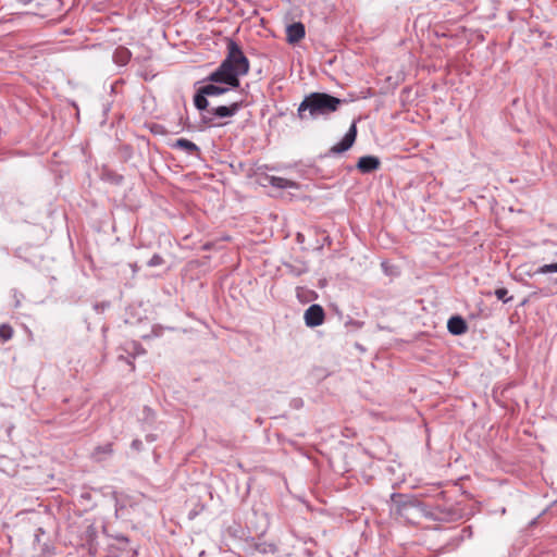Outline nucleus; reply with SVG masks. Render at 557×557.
<instances>
[{"mask_svg":"<svg viewBox=\"0 0 557 557\" xmlns=\"http://www.w3.org/2000/svg\"><path fill=\"white\" fill-rule=\"evenodd\" d=\"M250 63L242 47L232 38H226V55L215 71L203 82L225 84L232 88L240 86V77L249 73Z\"/></svg>","mask_w":557,"mask_h":557,"instance_id":"obj_1","label":"nucleus"},{"mask_svg":"<svg viewBox=\"0 0 557 557\" xmlns=\"http://www.w3.org/2000/svg\"><path fill=\"white\" fill-rule=\"evenodd\" d=\"M346 99L334 97L327 92H311L305 96L300 102L297 116L300 120L310 117L317 120L319 117H329L332 113L336 112L341 104L346 103Z\"/></svg>","mask_w":557,"mask_h":557,"instance_id":"obj_2","label":"nucleus"},{"mask_svg":"<svg viewBox=\"0 0 557 557\" xmlns=\"http://www.w3.org/2000/svg\"><path fill=\"white\" fill-rule=\"evenodd\" d=\"M243 108V101H234L230 106L212 107L210 112L201 114L200 122L206 127H219L226 123H219L216 120L234 116Z\"/></svg>","mask_w":557,"mask_h":557,"instance_id":"obj_3","label":"nucleus"},{"mask_svg":"<svg viewBox=\"0 0 557 557\" xmlns=\"http://www.w3.org/2000/svg\"><path fill=\"white\" fill-rule=\"evenodd\" d=\"M357 138V125L356 122H352L347 133L344 135L342 140L336 145L332 146L330 150L325 153V157L341 154L349 150L355 144Z\"/></svg>","mask_w":557,"mask_h":557,"instance_id":"obj_4","label":"nucleus"},{"mask_svg":"<svg viewBox=\"0 0 557 557\" xmlns=\"http://www.w3.org/2000/svg\"><path fill=\"white\" fill-rule=\"evenodd\" d=\"M391 498L395 512L401 517H407L411 509L420 506V503L417 499L407 495L394 493L391 495Z\"/></svg>","mask_w":557,"mask_h":557,"instance_id":"obj_5","label":"nucleus"},{"mask_svg":"<svg viewBox=\"0 0 557 557\" xmlns=\"http://www.w3.org/2000/svg\"><path fill=\"white\" fill-rule=\"evenodd\" d=\"M325 319V312L322 306L313 304L309 306L304 314L305 324L308 327H317L323 324Z\"/></svg>","mask_w":557,"mask_h":557,"instance_id":"obj_6","label":"nucleus"},{"mask_svg":"<svg viewBox=\"0 0 557 557\" xmlns=\"http://www.w3.org/2000/svg\"><path fill=\"white\" fill-rule=\"evenodd\" d=\"M380 166H381V161L375 156L360 157L356 164L357 170L362 174H370V173L379 170Z\"/></svg>","mask_w":557,"mask_h":557,"instance_id":"obj_7","label":"nucleus"},{"mask_svg":"<svg viewBox=\"0 0 557 557\" xmlns=\"http://www.w3.org/2000/svg\"><path fill=\"white\" fill-rule=\"evenodd\" d=\"M305 35L306 29L301 22H295L286 27V38L289 44H297Z\"/></svg>","mask_w":557,"mask_h":557,"instance_id":"obj_8","label":"nucleus"},{"mask_svg":"<svg viewBox=\"0 0 557 557\" xmlns=\"http://www.w3.org/2000/svg\"><path fill=\"white\" fill-rule=\"evenodd\" d=\"M429 517L435 521H443V522H451L459 519V515L456 510L449 508L444 509L442 507H436L434 511H432Z\"/></svg>","mask_w":557,"mask_h":557,"instance_id":"obj_9","label":"nucleus"},{"mask_svg":"<svg viewBox=\"0 0 557 557\" xmlns=\"http://www.w3.org/2000/svg\"><path fill=\"white\" fill-rule=\"evenodd\" d=\"M447 329L453 335H462L468 331V324L461 315H453L447 322Z\"/></svg>","mask_w":557,"mask_h":557,"instance_id":"obj_10","label":"nucleus"},{"mask_svg":"<svg viewBox=\"0 0 557 557\" xmlns=\"http://www.w3.org/2000/svg\"><path fill=\"white\" fill-rule=\"evenodd\" d=\"M200 88L202 90V94H206L208 97L220 96L227 92L230 89H233L232 87L225 84L212 82H208V84L201 86Z\"/></svg>","mask_w":557,"mask_h":557,"instance_id":"obj_11","label":"nucleus"},{"mask_svg":"<svg viewBox=\"0 0 557 557\" xmlns=\"http://www.w3.org/2000/svg\"><path fill=\"white\" fill-rule=\"evenodd\" d=\"M194 104L198 111H200L201 114H207V112H210L211 108L208 96L206 94H202L201 88L199 87L197 91L194 95Z\"/></svg>","mask_w":557,"mask_h":557,"instance_id":"obj_12","label":"nucleus"},{"mask_svg":"<svg viewBox=\"0 0 557 557\" xmlns=\"http://www.w3.org/2000/svg\"><path fill=\"white\" fill-rule=\"evenodd\" d=\"M112 443H107L104 445H100L95 447L91 458L97 461L101 462L106 460L108 457H110L113 454V447Z\"/></svg>","mask_w":557,"mask_h":557,"instance_id":"obj_13","label":"nucleus"},{"mask_svg":"<svg viewBox=\"0 0 557 557\" xmlns=\"http://www.w3.org/2000/svg\"><path fill=\"white\" fill-rule=\"evenodd\" d=\"M173 148L185 150L187 153L191 156H198L200 153V148L195 143L186 138H178L173 144Z\"/></svg>","mask_w":557,"mask_h":557,"instance_id":"obj_14","label":"nucleus"},{"mask_svg":"<svg viewBox=\"0 0 557 557\" xmlns=\"http://www.w3.org/2000/svg\"><path fill=\"white\" fill-rule=\"evenodd\" d=\"M132 58V52L123 46H119L113 52V61L117 65H126Z\"/></svg>","mask_w":557,"mask_h":557,"instance_id":"obj_15","label":"nucleus"},{"mask_svg":"<svg viewBox=\"0 0 557 557\" xmlns=\"http://www.w3.org/2000/svg\"><path fill=\"white\" fill-rule=\"evenodd\" d=\"M268 182L271 186L280 189L294 188L297 186L295 182L280 176H269Z\"/></svg>","mask_w":557,"mask_h":557,"instance_id":"obj_16","label":"nucleus"},{"mask_svg":"<svg viewBox=\"0 0 557 557\" xmlns=\"http://www.w3.org/2000/svg\"><path fill=\"white\" fill-rule=\"evenodd\" d=\"M13 336V329L9 324H1L0 325V338L2 342H7L11 339Z\"/></svg>","mask_w":557,"mask_h":557,"instance_id":"obj_17","label":"nucleus"},{"mask_svg":"<svg viewBox=\"0 0 557 557\" xmlns=\"http://www.w3.org/2000/svg\"><path fill=\"white\" fill-rule=\"evenodd\" d=\"M495 296L498 300H502L504 304L510 301L512 297H508V290L505 287L497 288L495 290Z\"/></svg>","mask_w":557,"mask_h":557,"instance_id":"obj_18","label":"nucleus"},{"mask_svg":"<svg viewBox=\"0 0 557 557\" xmlns=\"http://www.w3.org/2000/svg\"><path fill=\"white\" fill-rule=\"evenodd\" d=\"M164 263V259L158 255V253H154L147 262V265L150 267V268H153V267H159V265H162Z\"/></svg>","mask_w":557,"mask_h":557,"instance_id":"obj_19","label":"nucleus"},{"mask_svg":"<svg viewBox=\"0 0 557 557\" xmlns=\"http://www.w3.org/2000/svg\"><path fill=\"white\" fill-rule=\"evenodd\" d=\"M472 536V528L471 527H465L462 530H461V540L463 539H470Z\"/></svg>","mask_w":557,"mask_h":557,"instance_id":"obj_20","label":"nucleus"},{"mask_svg":"<svg viewBox=\"0 0 557 557\" xmlns=\"http://www.w3.org/2000/svg\"><path fill=\"white\" fill-rule=\"evenodd\" d=\"M132 448L139 451L143 448V442L138 438L134 440L131 444Z\"/></svg>","mask_w":557,"mask_h":557,"instance_id":"obj_21","label":"nucleus"},{"mask_svg":"<svg viewBox=\"0 0 557 557\" xmlns=\"http://www.w3.org/2000/svg\"><path fill=\"white\" fill-rule=\"evenodd\" d=\"M346 325H351V326H354V327L360 329V327H362L363 322H361V321H357V320H352V319H349V320L346 322Z\"/></svg>","mask_w":557,"mask_h":557,"instance_id":"obj_22","label":"nucleus"},{"mask_svg":"<svg viewBox=\"0 0 557 557\" xmlns=\"http://www.w3.org/2000/svg\"><path fill=\"white\" fill-rule=\"evenodd\" d=\"M20 296L16 290H14V294H13V297H14V307L15 308H18L20 305H21V299H20Z\"/></svg>","mask_w":557,"mask_h":557,"instance_id":"obj_23","label":"nucleus"},{"mask_svg":"<svg viewBox=\"0 0 557 557\" xmlns=\"http://www.w3.org/2000/svg\"><path fill=\"white\" fill-rule=\"evenodd\" d=\"M44 533H45V531H44V529H42V528H38V529L36 530L35 541H36L37 543H39V542H40V535H41V534H44Z\"/></svg>","mask_w":557,"mask_h":557,"instance_id":"obj_24","label":"nucleus"},{"mask_svg":"<svg viewBox=\"0 0 557 557\" xmlns=\"http://www.w3.org/2000/svg\"><path fill=\"white\" fill-rule=\"evenodd\" d=\"M115 539L120 543H128L129 542L128 537L123 534L116 535Z\"/></svg>","mask_w":557,"mask_h":557,"instance_id":"obj_25","label":"nucleus"},{"mask_svg":"<svg viewBox=\"0 0 557 557\" xmlns=\"http://www.w3.org/2000/svg\"><path fill=\"white\" fill-rule=\"evenodd\" d=\"M132 346H133V348H134L138 354H143V352H145V350L141 348V346H140L138 343L133 342V343H132Z\"/></svg>","mask_w":557,"mask_h":557,"instance_id":"obj_26","label":"nucleus"},{"mask_svg":"<svg viewBox=\"0 0 557 557\" xmlns=\"http://www.w3.org/2000/svg\"><path fill=\"white\" fill-rule=\"evenodd\" d=\"M296 240L298 244H304L305 243V235L302 233H297L296 234Z\"/></svg>","mask_w":557,"mask_h":557,"instance_id":"obj_27","label":"nucleus"},{"mask_svg":"<svg viewBox=\"0 0 557 557\" xmlns=\"http://www.w3.org/2000/svg\"><path fill=\"white\" fill-rule=\"evenodd\" d=\"M144 412L146 413V419H149L153 416V411L149 407H145Z\"/></svg>","mask_w":557,"mask_h":557,"instance_id":"obj_28","label":"nucleus"},{"mask_svg":"<svg viewBox=\"0 0 557 557\" xmlns=\"http://www.w3.org/2000/svg\"><path fill=\"white\" fill-rule=\"evenodd\" d=\"M157 440V436L154 434H147L146 435V441L149 442V443H152Z\"/></svg>","mask_w":557,"mask_h":557,"instance_id":"obj_29","label":"nucleus"},{"mask_svg":"<svg viewBox=\"0 0 557 557\" xmlns=\"http://www.w3.org/2000/svg\"><path fill=\"white\" fill-rule=\"evenodd\" d=\"M119 359H120V360L125 361V362H126V363H128V364H131V366H132V369H134V368H135V367H134V364L132 363V361L129 360V358H126V357H124V356H122V355H121V356H119Z\"/></svg>","mask_w":557,"mask_h":557,"instance_id":"obj_30","label":"nucleus"},{"mask_svg":"<svg viewBox=\"0 0 557 557\" xmlns=\"http://www.w3.org/2000/svg\"><path fill=\"white\" fill-rule=\"evenodd\" d=\"M161 128H162L161 125L154 124L153 127L151 128V131L153 133H161Z\"/></svg>","mask_w":557,"mask_h":557,"instance_id":"obj_31","label":"nucleus"},{"mask_svg":"<svg viewBox=\"0 0 557 557\" xmlns=\"http://www.w3.org/2000/svg\"><path fill=\"white\" fill-rule=\"evenodd\" d=\"M131 268H132V270H133V272H134V273H136V272L138 271V269H139V268H138V265H137V263H133V264H131Z\"/></svg>","mask_w":557,"mask_h":557,"instance_id":"obj_32","label":"nucleus"},{"mask_svg":"<svg viewBox=\"0 0 557 557\" xmlns=\"http://www.w3.org/2000/svg\"><path fill=\"white\" fill-rule=\"evenodd\" d=\"M324 240H326L329 244H331L330 237L327 235L325 236Z\"/></svg>","mask_w":557,"mask_h":557,"instance_id":"obj_33","label":"nucleus"},{"mask_svg":"<svg viewBox=\"0 0 557 557\" xmlns=\"http://www.w3.org/2000/svg\"><path fill=\"white\" fill-rule=\"evenodd\" d=\"M294 273H296L297 275L301 274V272L300 271L297 272V270H294Z\"/></svg>","mask_w":557,"mask_h":557,"instance_id":"obj_34","label":"nucleus"},{"mask_svg":"<svg viewBox=\"0 0 557 557\" xmlns=\"http://www.w3.org/2000/svg\"><path fill=\"white\" fill-rule=\"evenodd\" d=\"M294 273H296L297 275L301 274V272L300 271L297 272V270H294Z\"/></svg>","mask_w":557,"mask_h":557,"instance_id":"obj_35","label":"nucleus"},{"mask_svg":"<svg viewBox=\"0 0 557 557\" xmlns=\"http://www.w3.org/2000/svg\"><path fill=\"white\" fill-rule=\"evenodd\" d=\"M322 247H323V245L321 244V245L317 246V249H322Z\"/></svg>","mask_w":557,"mask_h":557,"instance_id":"obj_36","label":"nucleus"}]
</instances>
